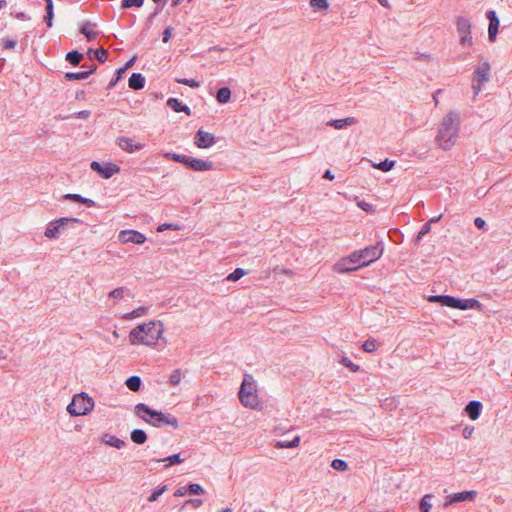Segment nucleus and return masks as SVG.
Listing matches in <instances>:
<instances>
[{"label": "nucleus", "instance_id": "f704fd0d", "mask_svg": "<svg viewBox=\"0 0 512 512\" xmlns=\"http://www.w3.org/2000/svg\"><path fill=\"white\" fill-rule=\"evenodd\" d=\"M145 0H122L121 9H129L132 7L140 8L143 6Z\"/></svg>", "mask_w": 512, "mask_h": 512}, {"label": "nucleus", "instance_id": "bb28decb", "mask_svg": "<svg viewBox=\"0 0 512 512\" xmlns=\"http://www.w3.org/2000/svg\"><path fill=\"white\" fill-rule=\"evenodd\" d=\"M126 386L133 392H138L142 386V380L139 376L133 375L125 381Z\"/></svg>", "mask_w": 512, "mask_h": 512}, {"label": "nucleus", "instance_id": "6ab92c4d", "mask_svg": "<svg viewBox=\"0 0 512 512\" xmlns=\"http://www.w3.org/2000/svg\"><path fill=\"white\" fill-rule=\"evenodd\" d=\"M457 309L459 310H469V309H476L479 311H482L483 305L475 298H469V299H458Z\"/></svg>", "mask_w": 512, "mask_h": 512}, {"label": "nucleus", "instance_id": "a19ab883", "mask_svg": "<svg viewBox=\"0 0 512 512\" xmlns=\"http://www.w3.org/2000/svg\"><path fill=\"white\" fill-rule=\"evenodd\" d=\"M146 312H147V308L138 307V308L134 309L133 311L126 313L125 318L133 319V318L141 317V316L145 315Z\"/></svg>", "mask_w": 512, "mask_h": 512}, {"label": "nucleus", "instance_id": "a18cd8bd", "mask_svg": "<svg viewBox=\"0 0 512 512\" xmlns=\"http://www.w3.org/2000/svg\"><path fill=\"white\" fill-rule=\"evenodd\" d=\"M331 467L337 471H345L348 468V464L345 460L334 459L331 463Z\"/></svg>", "mask_w": 512, "mask_h": 512}, {"label": "nucleus", "instance_id": "680f3d73", "mask_svg": "<svg viewBox=\"0 0 512 512\" xmlns=\"http://www.w3.org/2000/svg\"><path fill=\"white\" fill-rule=\"evenodd\" d=\"M187 493H188L187 487L186 486H182V487H179V488L176 489L174 495L177 496V497H183Z\"/></svg>", "mask_w": 512, "mask_h": 512}, {"label": "nucleus", "instance_id": "aec40b11", "mask_svg": "<svg viewBox=\"0 0 512 512\" xmlns=\"http://www.w3.org/2000/svg\"><path fill=\"white\" fill-rule=\"evenodd\" d=\"M357 123V119L355 117H346L343 119H334L330 120L326 123L327 126L333 127L337 130L345 129L349 126H352Z\"/></svg>", "mask_w": 512, "mask_h": 512}, {"label": "nucleus", "instance_id": "5fc2aeb1", "mask_svg": "<svg viewBox=\"0 0 512 512\" xmlns=\"http://www.w3.org/2000/svg\"><path fill=\"white\" fill-rule=\"evenodd\" d=\"M430 495H425L420 501V510L421 512H429L431 508V504L427 502V498H430Z\"/></svg>", "mask_w": 512, "mask_h": 512}, {"label": "nucleus", "instance_id": "5701e85b", "mask_svg": "<svg viewBox=\"0 0 512 512\" xmlns=\"http://www.w3.org/2000/svg\"><path fill=\"white\" fill-rule=\"evenodd\" d=\"M87 55L92 59H97L100 63H104L108 59V51L104 48H98V49H88Z\"/></svg>", "mask_w": 512, "mask_h": 512}, {"label": "nucleus", "instance_id": "c03bdc74", "mask_svg": "<svg viewBox=\"0 0 512 512\" xmlns=\"http://www.w3.org/2000/svg\"><path fill=\"white\" fill-rule=\"evenodd\" d=\"M187 487V491L189 494L193 495H201L204 493L203 487L198 483H190Z\"/></svg>", "mask_w": 512, "mask_h": 512}, {"label": "nucleus", "instance_id": "69168bd1", "mask_svg": "<svg viewBox=\"0 0 512 512\" xmlns=\"http://www.w3.org/2000/svg\"><path fill=\"white\" fill-rule=\"evenodd\" d=\"M135 61H136V56H133L131 59H129L125 63V65L123 67H120V69H123L124 73H125L127 69H129L130 67H132L134 65Z\"/></svg>", "mask_w": 512, "mask_h": 512}, {"label": "nucleus", "instance_id": "4c0bfd02", "mask_svg": "<svg viewBox=\"0 0 512 512\" xmlns=\"http://www.w3.org/2000/svg\"><path fill=\"white\" fill-rule=\"evenodd\" d=\"M310 6L316 10H327L329 3L327 0H310Z\"/></svg>", "mask_w": 512, "mask_h": 512}, {"label": "nucleus", "instance_id": "473e14b6", "mask_svg": "<svg viewBox=\"0 0 512 512\" xmlns=\"http://www.w3.org/2000/svg\"><path fill=\"white\" fill-rule=\"evenodd\" d=\"M253 392H255L253 383L248 382L246 379H244L238 392L239 398H241V395L245 396L246 394H251Z\"/></svg>", "mask_w": 512, "mask_h": 512}, {"label": "nucleus", "instance_id": "052dcab7", "mask_svg": "<svg viewBox=\"0 0 512 512\" xmlns=\"http://www.w3.org/2000/svg\"><path fill=\"white\" fill-rule=\"evenodd\" d=\"M473 432H474V428H473V427H471V426H466V427L463 429V431H462V435H463V437H464L465 439H469V438L472 436Z\"/></svg>", "mask_w": 512, "mask_h": 512}, {"label": "nucleus", "instance_id": "37998d69", "mask_svg": "<svg viewBox=\"0 0 512 512\" xmlns=\"http://www.w3.org/2000/svg\"><path fill=\"white\" fill-rule=\"evenodd\" d=\"M362 348L365 352L373 353L377 349V342L375 339H368L363 343Z\"/></svg>", "mask_w": 512, "mask_h": 512}, {"label": "nucleus", "instance_id": "338daca9", "mask_svg": "<svg viewBox=\"0 0 512 512\" xmlns=\"http://www.w3.org/2000/svg\"><path fill=\"white\" fill-rule=\"evenodd\" d=\"M358 206H359L362 210H364V211H366V212H370V211H372V205H371V204H369V203H367V202H365V201L359 202V203H358Z\"/></svg>", "mask_w": 512, "mask_h": 512}, {"label": "nucleus", "instance_id": "2eb2a0df", "mask_svg": "<svg viewBox=\"0 0 512 512\" xmlns=\"http://www.w3.org/2000/svg\"><path fill=\"white\" fill-rule=\"evenodd\" d=\"M458 299L451 295H430L428 297V301L431 303H439L442 306L453 309H457Z\"/></svg>", "mask_w": 512, "mask_h": 512}, {"label": "nucleus", "instance_id": "ddd939ff", "mask_svg": "<svg viewBox=\"0 0 512 512\" xmlns=\"http://www.w3.org/2000/svg\"><path fill=\"white\" fill-rule=\"evenodd\" d=\"M486 17L489 20L488 38L491 42H494L496 40V37L498 34L500 20L497 16L496 11H494V10L487 11Z\"/></svg>", "mask_w": 512, "mask_h": 512}, {"label": "nucleus", "instance_id": "c756f323", "mask_svg": "<svg viewBox=\"0 0 512 512\" xmlns=\"http://www.w3.org/2000/svg\"><path fill=\"white\" fill-rule=\"evenodd\" d=\"M106 437H107V439L104 438L103 441L105 444H107L111 447L121 449L125 446V442L115 435H106Z\"/></svg>", "mask_w": 512, "mask_h": 512}, {"label": "nucleus", "instance_id": "2f4dec72", "mask_svg": "<svg viewBox=\"0 0 512 512\" xmlns=\"http://www.w3.org/2000/svg\"><path fill=\"white\" fill-rule=\"evenodd\" d=\"M83 54L78 50H72L66 54V61L69 62L73 66H77L80 61L83 59Z\"/></svg>", "mask_w": 512, "mask_h": 512}, {"label": "nucleus", "instance_id": "7ed1b4c3", "mask_svg": "<svg viewBox=\"0 0 512 512\" xmlns=\"http://www.w3.org/2000/svg\"><path fill=\"white\" fill-rule=\"evenodd\" d=\"M135 413L142 420L156 428L172 426L176 429L179 426L178 419L175 416L170 413L154 410L145 403H138L135 406Z\"/></svg>", "mask_w": 512, "mask_h": 512}, {"label": "nucleus", "instance_id": "13d9d810", "mask_svg": "<svg viewBox=\"0 0 512 512\" xmlns=\"http://www.w3.org/2000/svg\"><path fill=\"white\" fill-rule=\"evenodd\" d=\"M474 225L478 228V229H485L486 227V221L481 218V217H476L474 219Z\"/></svg>", "mask_w": 512, "mask_h": 512}, {"label": "nucleus", "instance_id": "ea45409f", "mask_svg": "<svg viewBox=\"0 0 512 512\" xmlns=\"http://www.w3.org/2000/svg\"><path fill=\"white\" fill-rule=\"evenodd\" d=\"M166 490H167V485L157 487L156 489H154L152 491V493L148 497V501L149 502L156 501L159 498V496H161Z\"/></svg>", "mask_w": 512, "mask_h": 512}, {"label": "nucleus", "instance_id": "0eeeda50", "mask_svg": "<svg viewBox=\"0 0 512 512\" xmlns=\"http://www.w3.org/2000/svg\"><path fill=\"white\" fill-rule=\"evenodd\" d=\"M69 222L82 223L78 218L74 217H61L59 219L49 222L46 227L44 235L49 239H57L65 230Z\"/></svg>", "mask_w": 512, "mask_h": 512}, {"label": "nucleus", "instance_id": "4468645a", "mask_svg": "<svg viewBox=\"0 0 512 512\" xmlns=\"http://www.w3.org/2000/svg\"><path fill=\"white\" fill-rule=\"evenodd\" d=\"M117 145L128 153L140 151L145 147L143 143H134L133 139L125 136L118 137L116 140Z\"/></svg>", "mask_w": 512, "mask_h": 512}, {"label": "nucleus", "instance_id": "412c9836", "mask_svg": "<svg viewBox=\"0 0 512 512\" xmlns=\"http://www.w3.org/2000/svg\"><path fill=\"white\" fill-rule=\"evenodd\" d=\"M167 106L175 112H184L186 115H191V109L178 98L171 97L167 100Z\"/></svg>", "mask_w": 512, "mask_h": 512}, {"label": "nucleus", "instance_id": "dca6fc26", "mask_svg": "<svg viewBox=\"0 0 512 512\" xmlns=\"http://www.w3.org/2000/svg\"><path fill=\"white\" fill-rule=\"evenodd\" d=\"M482 408L483 405L480 401L471 400L465 406V412L471 420L475 421L480 417Z\"/></svg>", "mask_w": 512, "mask_h": 512}, {"label": "nucleus", "instance_id": "4be33fe9", "mask_svg": "<svg viewBox=\"0 0 512 512\" xmlns=\"http://www.w3.org/2000/svg\"><path fill=\"white\" fill-rule=\"evenodd\" d=\"M145 82V77L141 73H132L128 80V86L133 90H140L144 88Z\"/></svg>", "mask_w": 512, "mask_h": 512}, {"label": "nucleus", "instance_id": "a878e982", "mask_svg": "<svg viewBox=\"0 0 512 512\" xmlns=\"http://www.w3.org/2000/svg\"><path fill=\"white\" fill-rule=\"evenodd\" d=\"M95 23H91L89 21L85 22L81 28L80 33L83 34L88 41H93L96 39L97 33L93 32L90 28L95 27Z\"/></svg>", "mask_w": 512, "mask_h": 512}, {"label": "nucleus", "instance_id": "f3484780", "mask_svg": "<svg viewBox=\"0 0 512 512\" xmlns=\"http://www.w3.org/2000/svg\"><path fill=\"white\" fill-rule=\"evenodd\" d=\"M490 78V65L484 61L481 66H478L474 71V78L477 82L485 83Z\"/></svg>", "mask_w": 512, "mask_h": 512}, {"label": "nucleus", "instance_id": "09e8293b", "mask_svg": "<svg viewBox=\"0 0 512 512\" xmlns=\"http://www.w3.org/2000/svg\"><path fill=\"white\" fill-rule=\"evenodd\" d=\"M125 291H128L126 288L124 287H118V288H115L114 290H112L110 293H109V296L116 299V300H120L123 298V295H124V292Z\"/></svg>", "mask_w": 512, "mask_h": 512}, {"label": "nucleus", "instance_id": "de8ad7c7", "mask_svg": "<svg viewBox=\"0 0 512 512\" xmlns=\"http://www.w3.org/2000/svg\"><path fill=\"white\" fill-rule=\"evenodd\" d=\"M176 81L180 84L189 86L191 88H198L200 86V82L197 81L196 79H192V78L191 79H187V78L177 79Z\"/></svg>", "mask_w": 512, "mask_h": 512}, {"label": "nucleus", "instance_id": "6e6d98bb", "mask_svg": "<svg viewBox=\"0 0 512 512\" xmlns=\"http://www.w3.org/2000/svg\"><path fill=\"white\" fill-rule=\"evenodd\" d=\"M90 115H91V111H89V110H81V111H78V112L74 113L72 115V117L78 118V119H87V118L90 117Z\"/></svg>", "mask_w": 512, "mask_h": 512}, {"label": "nucleus", "instance_id": "6e6552de", "mask_svg": "<svg viewBox=\"0 0 512 512\" xmlns=\"http://www.w3.org/2000/svg\"><path fill=\"white\" fill-rule=\"evenodd\" d=\"M360 259H358V256L356 252H352L350 255L341 258L335 265H334V271H336L339 274L349 273L356 271L361 268L359 266Z\"/></svg>", "mask_w": 512, "mask_h": 512}, {"label": "nucleus", "instance_id": "3c124183", "mask_svg": "<svg viewBox=\"0 0 512 512\" xmlns=\"http://www.w3.org/2000/svg\"><path fill=\"white\" fill-rule=\"evenodd\" d=\"M62 200L64 201H73V202H79L82 200V195L75 194V193H67L62 196Z\"/></svg>", "mask_w": 512, "mask_h": 512}, {"label": "nucleus", "instance_id": "423d86ee", "mask_svg": "<svg viewBox=\"0 0 512 512\" xmlns=\"http://www.w3.org/2000/svg\"><path fill=\"white\" fill-rule=\"evenodd\" d=\"M383 251L384 246L382 241H379L374 245L367 246L364 249L355 251L358 256V259H360L359 266H361L362 268L375 262L382 256Z\"/></svg>", "mask_w": 512, "mask_h": 512}, {"label": "nucleus", "instance_id": "49530a36", "mask_svg": "<svg viewBox=\"0 0 512 512\" xmlns=\"http://www.w3.org/2000/svg\"><path fill=\"white\" fill-rule=\"evenodd\" d=\"M181 376L182 375L180 369L174 370L169 377V383L172 386L178 385L181 382Z\"/></svg>", "mask_w": 512, "mask_h": 512}, {"label": "nucleus", "instance_id": "9d476101", "mask_svg": "<svg viewBox=\"0 0 512 512\" xmlns=\"http://www.w3.org/2000/svg\"><path fill=\"white\" fill-rule=\"evenodd\" d=\"M91 169L98 173L103 179H110L114 174L120 172V166L114 163L101 164L98 161H92L90 164Z\"/></svg>", "mask_w": 512, "mask_h": 512}, {"label": "nucleus", "instance_id": "7c9ffc66", "mask_svg": "<svg viewBox=\"0 0 512 512\" xmlns=\"http://www.w3.org/2000/svg\"><path fill=\"white\" fill-rule=\"evenodd\" d=\"M90 77V72L80 71V72H66L64 78L67 81H77L84 80Z\"/></svg>", "mask_w": 512, "mask_h": 512}, {"label": "nucleus", "instance_id": "bf43d9fd", "mask_svg": "<svg viewBox=\"0 0 512 512\" xmlns=\"http://www.w3.org/2000/svg\"><path fill=\"white\" fill-rule=\"evenodd\" d=\"M431 230L430 222H426L420 229V237H424L426 234H428Z\"/></svg>", "mask_w": 512, "mask_h": 512}, {"label": "nucleus", "instance_id": "72a5a7b5", "mask_svg": "<svg viewBox=\"0 0 512 512\" xmlns=\"http://www.w3.org/2000/svg\"><path fill=\"white\" fill-rule=\"evenodd\" d=\"M299 443H300V437L296 436L291 441H286V440L278 441L276 444V447H278V448H294V447H297L299 445Z\"/></svg>", "mask_w": 512, "mask_h": 512}, {"label": "nucleus", "instance_id": "0e129e2a", "mask_svg": "<svg viewBox=\"0 0 512 512\" xmlns=\"http://www.w3.org/2000/svg\"><path fill=\"white\" fill-rule=\"evenodd\" d=\"M80 203L86 205L89 208L94 207L96 205L94 200H92L90 198L83 197V196H82V200L80 201Z\"/></svg>", "mask_w": 512, "mask_h": 512}, {"label": "nucleus", "instance_id": "b1692460", "mask_svg": "<svg viewBox=\"0 0 512 512\" xmlns=\"http://www.w3.org/2000/svg\"><path fill=\"white\" fill-rule=\"evenodd\" d=\"M184 461V458L181 457L180 453H176L173 455H170L168 457H165L163 459H153L151 462L159 463V462H165V467H169L172 465H178L181 464Z\"/></svg>", "mask_w": 512, "mask_h": 512}, {"label": "nucleus", "instance_id": "e433bc0d", "mask_svg": "<svg viewBox=\"0 0 512 512\" xmlns=\"http://www.w3.org/2000/svg\"><path fill=\"white\" fill-rule=\"evenodd\" d=\"M394 165H395V161L385 159L384 161H381V162L375 164L374 166L383 172H388L394 167Z\"/></svg>", "mask_w": 512, "mask_h": 512}, {"label": "nucleus", "instance_id": "8fccbe9b", "mask_svg": "<svg viewBox=\"0 0 512 512\" xmlns=\"http://www.w3.org/2000/svg\"><path fill=\"white\" fill-rule=\"evenodd\" d=\"M340 363L342 365H344L345 367L349 368L351 371L353 372H356L359 370V365L357 364H354L349 358L347 357H343L340 361Z\"/></svg>", "mask_w": 512, "mask_h": 512}, {"label": "nucleus", "instance_id": "4d7b16f0", "mask_svg": "<svg viewBox=\"0 0 512 512\" xmlns=\"http://www.w3.org/2000/svg\"><path fill=\"white\" fill-rule=\"evenodd\" d=\"M172 30H173V28H172V27H166V28L164 29V31H163V33H162V41H163L164 43H167V42L170 40V38H171V36H172Z\"/></svg>", "mask_w": 512, "mask_h": 512}, {"label": "nucleus", "instance_id": "9b49d317", "mask_svg": "<svg viewBox=\"0 0 512 512\" xmlns=\"http://www.w3.org/2000/svg\"><path fill=\"white\" fill-rule=\"evenodd\" d=\"M216 143V138L212 133L204 131L203 129L197 130L194 135V144L201 149H208Z\"/></svg>", "mask_w": 512, "mask_h": 512}, {"label": "nucleus", "instance_id": "774afa93", "mask_svg": "<svg viewBox=\"0 0 512 512\" xmlns=\"http://www.w3.org/2000/svg\"><path fill=\"white\" fill-rule=\"evenodd\" d=\"M483 84L484 83L477 82L475 79H473L472 88L475 94H478L480 92Z\"/></svg>", "mask_w": 512, "mask_h": 512}, {"label": "nucleus", "instance_id": "393cba45", "mask_svg": "<svg viewBox=\"0 0 512 512\" xmlns=\"http://www.w3.org/2000/svg\"><path fill=\"white\" fill-rule=\"evenodd\" d=\"M240 399V402L245 406V407H250V408H257L259 406V400H258V397L257 395L255 394V392L251 393V394H246L245 396H242L241 395V398Z\"/></svg>", "mask_w": 512, "mask_h": 512}, {"label": "nucleus", "instance_id": "c85d7f7f", "mask_svg": "<svg viewBox=\"0 0 512 512\" xmlns=\"http://www.w3.org/2000/svg\"><path fill=\"white\" fill-rule=\"evenodd\" d=\"M231 90L228 87H221L217 90L216 99L221 104H226L230 101Z\"/></svg>", "mask_w": 512, "mask_h": 512}, {"label": "nucleus", "instance_id": "1a4fd4ad", "mask_svg": "<svg viewBox=\"0 0 512 512\" xmlns=\"http://www.w3.org/2000/svg\"><path fill=\"white\" fill-rule=\"evenodd\" d=\"M457 31L460 35V43L462 45H472L471 22L468 18L459 16L456 21Z\"/></svg>", "mask_w": 512, "mask_h": 512}, {"label": "nucleus", "instance_id": "f8f14e48", "mask_svg": "<svg viewBox=\"0 0 512 512\" xmlns=\"http://www.w3.org/2000/svg\"><path fill=\"white\" fill-rule=\"evenodd\" d=\"M118 240L123 244H143L146 241V236L136 230H123L119 233Z\"/></svg>", "mask_w": 512, "mask_h": 512}, {"label": "nucleus", "instance_id": "cd10ccee", "mask_svg": "<svg viewBox=\"0 0 512 512\" xmlns=\"http://www.w3.org/2000/svg\"><path fill=\"white\" fill-rule=\"evenodd\" d=\"M131 440L138 445L144 444L147 440V434L142 429H134L130 434Z\"/></svg>", "mask_w": 512, "mask_h": 512}, {"label": "nucleus", "instance_id": "e2e57ef3", "mask_svg": "<svg viewBox=\"0 0 512 512\" xmlns=\"http://www.w3.org/2000/svg\"><path fill=\"white\" fill-rule=\"evenodd\" d=\"M16 41L13 39H7L4 41L3 48L5 49H12L16 46Z\"/></svg>", "mask_w": 512, "mask_h": 512}, {"label": "nucleus", "instance_id": "603ef678", "mask_svg": "<svg viewBox=\"0 0 512 512\" xmlns=\"http://www.w3.org/2000/svg\"><path fill=\"white\" fill-rule=\"evenodd\" d=\"M167 229L179 230L180 226L178 224H175V223H164V224H161L160 226H158L157 231L158 232H163L164 230H167Z\"/></svg>", "mask_w": 512, "mask_h": 512}, {"label": "nucleus", "instance_id": "864d4df0", "mask_svg": "<svg viewBox=\"0 0 512 512\" xmlns=\"http://www.w3.org/2000/svg\"><path fill=\"white\" fill-rule=\"evenodd\" d=\"M203 501L201 499H188L186 500L180 510H184L187 506L192 505L194 507L201 506Z\"/></svg>", "mask_w": 512, "mask_h": 512}, {"label": "nucleus", "instance_id": "39448f33", "mask_svg": "<svg viewBox=\"0 0 512 512\" xmlns=\"http://www.w3.org/2000/svg\"><path fill=\"white\" fill-rule=\"evenodd\" d=\"M94 407V401L88 394L82 392L73 397L67 407V411L72 416H82L88 414Z\"/></svg>", "mask_w": 512, "mask_h": 512}, {"label": "nucleus", "instance_id": "20e7f679", "mask_svg": "<svg viewBox=\"0 0 512 512\" xmlns=\"http://www.w3.org/2000/svg\"><path fill=\"white\" fill-rule=\"evenodd\" d=\"M164 157L168 160L181 163L187 168L197 172L210 171L214 169V163L212 161L195 158L185 154L167 152L164 154Z\"/></svg>", "mask_w": 512, "mask_h": 512}, {"label": "nucleus", "instance_id": "a211bd4d", "mask_svg": "<svg viewBox=\"0 0 512 512\" xmlns=\"http://www.w3.org/2000/svg\"><path fill=\"white\" fill-rule=\"evenodd\" d=\"M476 491H463L457 492L450 496H448V500L446 501V505H450L453 503L464 502L467 500H472L476 496Z\"/></svg>", "mask_w": 512, "mask_h": 512}, {"label": "nucleus", "instance_id": "79ce46f5", "mask_svg": "<svg viewBox=\"0 0 512 512\" xmlns=\"http://www.w3.org/2000/svg\"><path fill=\"white\" fill-rule=\"evenodd\" d=\"M46 14L44 16V21L47 27L51 28L53 26L54 19V6L45 7Z\"/></svg>", "mask_w": 512, "mask_h": 512}, {"label": "nucleus", "instance_id": "58836bf2", "mask_svg": "<svg viewBox=\"0 0 512 512\" xmlns=\"http://www.w3.org/2000/svg\"><path fill=\"white\" fill-rule=\"evenodd\" d=\"M244 275H246V271L242 268H236L233 272H231L226 280L228 281H238L239 279H241Z\"/></svg>", "mask_w": 512, "mask_h": 512}, {"label": "nucleus", "instance_id": "f03ea898", "mask_svg": "<svg viewBox=\"0 0 512 512\" xmlns=\"http://www.w3.org/2000/svg\"><path fill=\"white\" fill-rule=\"evenodd\" d=\"M163 324L159 320L143 323L129 332V341L132 345L154 346L163 334Z\"/></svg>", "mask_w": 512, "mask_h": 512}, {"label": "nucleus", "instance_id": "f257e3e1", "mask_svg": "<svg viewBox=\"0 0 512 512\" xmlns=\"http://www.w3.org/2000/svg\"><path fill=\"white\" fill-rule=\"evenodd\" d=\"M460 113L452 110L449 111L439 124L436 142L443 150L451 149L457 141L460 130Z\"/></svg>", "mask_w": 512, "mask_h": 512}, {"label": "nucleus", "instance_id": "c9c22d12", "mask_svg": "<svg viewBox=\"0 0 512 512\" xmlns=\"http://www.w3.org/2000/svg\"><path fill=\"white\" fill-rule=\"evenodd\" d=\"M123 74H124V70L123 69H120L118 68L116 71H115V75L114 77L110 80V82L108 83L106 89L107 90H110L112 88H114L117 83L122 79L123 77Z\"/></svg>", "mask_w": 512, "mask_h": 512}]
</instances>
